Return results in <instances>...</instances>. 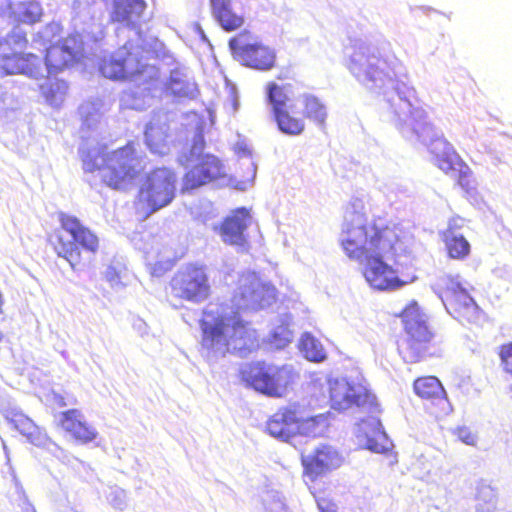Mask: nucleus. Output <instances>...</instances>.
<instances>
[{
  "label": "nucleus",
  "instance_id": "nucleus-1",
  "mask_svg": "<svg viewBox=\"0 0 512 512\" xmlns=\"http://www.w3.org/2000/svg\"><path fill=\"white\" fill-rule=\"evenodd\" d=\"M339 245L350 260L364 266L363 275L374 289L391 291L408 283L388 263L408 253L403 232L396 224L380 216L368 219L355 214L343 223Z\"/></svg>",
  "mask_w": 512,
  "mask_h": 512
},
{
  "label": "nucleus",
  "instance_id": "nucleus-2",
  "mask_svg": "<svg viewBox=\"0 0 512 512\" xmlns=\"http://www.w3.org/2000/svg\"><path fill=\"white\" fill-rule=\"evenodd\" d=\"M277 299L274 285L261 279L254 271L242 272L231 296L232 314L217 316L213 322L202 320V345L207 349L245 356L260 346L259 336L250 322L240 317L243 312H256L272 305Z\"/></svg>",
  "mask_w": 512,
  "mask_h": 512
},
{
  "label": "nucleus",
  "instance_id": "nucleus-3",
  "mask_svg": "<svg viewBox=\"0 0 512 512\" xmlns=\"http://www.w3.org/2000/svg\"><path fill=\"white\" fill-rule=\"evenodd\" d=\"M42 7L36 0L21 1L12 12L15 27L5 37L0 36V73L2 75L24 74L37 78L42 74L41 61L32 53H19L27 47V34L19 25H34L41 20Z\"/></svg>",
  "mask_w": 512,
  "mask_h": 512
},
{
  "label": "nucleus",
  "instance_id": "nucleus-4",
  "mask_svg": "<svg viewBox=\"0 0 512 512\" xmlns=\"http://www.w3.org/2000/svg\"><path fill=\"white\" fill-rule=\"evenodd\" d=\"M398 317L402 334L397 340V351L405 363L415 364L442 355V337L430 325L427 314L417 301L409 302Z\"/></svg>",
  "mask_w": 512,
  "mask_h": 512
},
{
  "label": "nucleus",
  "instance_id": "nucleus-5",
  "mask_svg": "<svg viewBox=\"0 0 512 512\" xmlns=\"http://www.w3.org/2000/svg\"><path fill=\"white\" fill-rule=\"evenodd\" d=\"M57 218L59 228L48 235V243L73 270H83L99 251V237L72 214L61 211L57 213Z\"/></svg>",
  "mask_w": 512,
  "mask_h": 512
},
{
  "label": "nucleus",
  "instance_id": "nucleus-6",
  "mask_svg": "<svg viewBox=\"0 0 512 512\" xmlns=\"http://www.w3.org/2000/svg\"><path fill=\"white\" fill-rule=\"evenodd\" d=\"M99 71L110 80L134 82L148 93L156 89L160 79L158 68L147 62L139 47L128 49L124 46L104 57L99 64Z\"/></svg>",
  "mask_w": 512,
  "mask_h": 512
},
{
  "label": "nucleus",
  "instance_id": "nucleus-7",
  "mask_svg": "<svg viewBox=\"0 0 512 512\" xmlns=\"http://www.w3.org/2000/svg\"><path fill=\"white\" fill-rule=\"evenodd\" d=\"M240 382L249 389L270 398H283L299 378L288 364L277 365L265 360L244 364L238 372Z\"/></svg>",
  "mask_w": 512,
  "mask_h": 512
},
{
  "label": "nucleus",
  "instance_id": "nucleus-8",
  "mask_svg": "<svg viewBox=\"0 0 512 512\" xmlns=\"http://www.w3.org/2000/svg\"><path fill=\"white\" fill-rule=\"evenodd\" d=\"M177 174L167 167H156L146 174L137 192L134 205L137 214L147 219L170 205L176 197Z\"/></svg>",
  "mask_w": 512,
  "mask_h": 512
},
{
  "label": "nucleus",
  "instance_id": "nucleus-9",
  "mask_svg": "<svg viewBox=\"0 0 512 512\" xmlns=\"http://www.w3.org/2000/svg\"><path fill=\"white\" fill-rule=\"evenodd\" d=\"M102 181L112 189L125 190L134 184L145 171V164L137 153L133 141L101 155Z\"/></svg>",
  "mask_w": 512,
  "mask_h": 512
},
{
  "label": "nucleus",
  "instance_id": "nucleus-10",
  "mask_svg": "<svg viewBox=\"0 0 512 512\" xmlns=\"http://www.w3.org/2000/svg\"><path fill=\"white\" fill-rule=\"evenodd\" d=\"M323 422L322 416H312L303 405L290 403L271 415L266 430L271 436L287 441L296 435H319Z\"/></svg>",
  "mask_w": 512,
  "mask_h": 512
},
{
  "label": "nucleus",
  "instance_id": "nucleus-11",
  "mask_svg": "<svg viewBox=\"0 0 512 512\" xmlns=\"http://www.w3.org/2000/svg\"><path fill=\"white\" fill-rule=\"evenodd\" d=\"M169 288L176 299L194 304L206 301L212 294L207 267L196 262L178 269L169 281Z\"/></svg>",
  "mask_w": 512,
  "mask_h": 512
},
{
  "label": "nucleus",
  "instance_id": "nucleus-12",
  "mask_svg": "<svg viewBox=\"0 0 512 512\" xmlns=\"http://www.w3.org/2000/svg\"><path fill=\"white\" fill-rule=\"evenodd\" d=\"M290 85H279L269 82L266 86L267 99L272 108L273 119L278 129L286 135L298 136L305 130V122L290 104Z\"/></svg>",
  "mask_w": 512,
  "mask_h": 512
},
{
  "label": "nucleus",
  "instance_id": "nucleus-13",
  "mask_svg": "<svg viewBox=\"0 0 512 512\" xmlns=\"http://www.w3.org/2000/svg\"><path fill=\"white\" fill-rule=\"evenodd\" d=\"M229 47L234 57L247 67L267 71L275 66V52L257 41L248 31L232 37Z\"/></svg>",
  "mask_w": 512,
  "mask_h": 512
},
{
  "label": "nucleus",
  "instance_id": "nucleus-14",
  "mask_svg": "<svg viewBox=\"0 0 512 512\" xmlns=\"http://www.w3.org/2000/svg\"><path fill=\"white\" fill-rule=\"evenodd\" d=\"M330 406L338 411L352 407L372 410L377 407L376 396L360 383L345 380H333L328 383Z\"/></svg>",
  "mask_w": 512,
  "mask_h": 512
},
{
  "label": "nucleus",
  "instance_id": "nucleus-15",
  "mask_svg": "<svg viewBox=\"0 0 512 512\" xmlns=\"http://www.w3.org/2000/svg\"><path fill=\"white\" fill-rule=\"evenodd\" d=\"M226 177L223 162L213 154H198L182 178V193H189Z\"/></svg>",
  "mask_w": 512,
  "mask_h": 512
},
{
  "label": "nucleus",
  "instance_id": "nucleus-16",
  "mask_svg": "<svg viewBox=\"0 0 512 512\" xmlns=\"http://www.w3.org/2000/svg\"><path fill=\"white\" fill-rule=\"evenodd\" d=\"M443 144L444 150L434 153V164L444 174L452 177L455 186L460 188L465 195L475 194L477 181L472 169L448 141L444 140Z\"/></svg>",
  "mask_w": 512,
  "mask_h": 512
},
{
  "label": "nucleus",
  "instance_id": "nucleus-17",
  "mask_svg": "<svg viewBox=\"0 0 512 512\" xmlns=\"http://www.w3.org/2000/svg\"><path fill=\"white\" fill-rule=\"evenodd\" d=\"M82 56V43L74 36H68L51 44L44 55L47 74L57 75L71 69L81 61Z\"/></svg>",
  "mask_w": 512,
  "mask_h": 512
},
{
  "label": "nucleus",
  "instance_id": "nucleus-18",
  "mask_svg": "<svg viewBox=\"0 0 512 512\" xmlns=\"http://www.w3.org/2000/svg\"><path fill=\"white\" fill-rule=\"evenodd\" d=\"M304 475L314 482L325 474L339 468L344 457L332 446L322 444L307 456H303Z\"/></svg>",
  "mask_w": 512,
  "mask_h": 512
},
{
  "label": "nucleus",
  "instance_id": "nucleus-19",
  "mask_svg": "<svg viewBox=\"0 0 512 512\" xmlns=\"http://www.w3.org/2000/svg\"><path fill=\"white\" fill-rule=\"evenodd\" d=\"M443 301L449 313L462 322H472L478 315V306L460 283L450 280L443 289Z\"/></svg>",
  "mask_w": 512,
  "mask_h": 512
},
{
  "label": "nucleus",
  "instance_id": "nucleus-20",
  "mask_svg": "<svg viewBox=\"0 0 512 512\" xmlns=\"http://www.w3.org/2000/svg\"><path fill=\"white\" fill-rule=\"evenodd\" d=\"M251 223L250 211L245 207L232 210L223 218L220 224L215 227L221 240L231 246L247 247L248 240L245 234Z\"/></svg>",
  "mask_w": 512,
  "mask_h": 512
},
{
  "label": "nucleus",
  "instance_id": "nucleus-21",
  "mask_svg": "<svg viewBox=\"0 0 512 512\" xmlns=\"http://www.w3.org/2000/svg\"><path fill=\"white\" fill-rule=\"evenodd\" d=\"M391 66L392 61L383 57L379 50L366 47L354 52L350 69L356 75L363 74L367 80L375 81Z\"/></svg>",
  "mask_w": 512,
  "mask_h": 512
},
{
  "label": "nucleus",
  "instance_id": "nucleus-22",
  "mask_svg": "<svg viewBox=\"0 0 512 512\" xmlns=\"http://www.w3.org/2000/svg\"><path fill=\"white\" fill-rule=\"evenodd\" d=\"M464 219L454 216L449 219L447 227L441 232V239L449 258L454 260H464L471 252V246L468 240L457 231L464 226Z\"/></svg>",
  "mask_w": 512,
  "mask_h": 512
},
{
  "label": "nucleus",
  "instance_id": "nucleus-23",
  "mask_svg": "<svg viewBox=\"0 0 512 512\" xmlns=\"http://www.w3.org/2000/svg\"><path fill=\"white\" fill-rule=\"evenodd\" d=\"M59 424L78 443L87 444L97 437V432L85 420L80 410L69 409L60 414Z\"/></svg>",
  "mask_w": 512,
  "mask_h": 512
},
{
  "label": "nucleus",
  "instance_id": "nucleus-24",
  "mask_svg": "<svg viewBox=\"0 0 512 512\" xmlns=\"http://www.w3.org/2000/svg\"><path fill=\"white\" fill-rule=\"evenodd\" d=\"M209 1L213 16L225 31H234L243 26L244 17L233 10L231 0Z\"/></svg>",
  "mask_w": 512,
  "mask_h": 512
},
{
  "label": "nucleus",
  "instance_id": "nucleus-25",
  "mask_svg": "<svg viewBox=\"0 0 512 512\" xmlns=\"http://www.w3.org/2000/svg\"><path fill=\"white\" fill-rule=\"evenodd\" d=\"M5 419L30 443L39 445L43 442L45 437L41 429L21 411L10 410L6 413Z\"/></svg>",
  "mask_w": 512,
  "mask_h": 512
},
{
  "label": "nucleus",
  "instance_id": "nucleus-26",
  "mask_svg": "<svg viewBox=\"0 0 512 512\" xmlns=\"http://www.w3.org/2000/svg\"><path fill=\"white\" fill-rule=\"evenodd\" d=\"M413 391L423 400L447 401V393L436 376L425 375L417 377L413 382Z\"/></svg>",
  "mask_w": 512,
  "mask_h": 512
},
{
  "label": "nucleus",
  "instance_id": "nucleus-27",
  "mask_svg": "<svg viewBox=\"0 0 512 512\" xmlns=\"http://www.w3.org/2000/svg\"><path fill=\"white\" fill-rule=\"evenodd\" d=\"M146 8L144 0H114L111 20L114 22H132L139 18Z\"/></svg>",
  "mask_w": 512,
  "mask_h": 512
},
{
  "label": "nucleus",
  "instance_id": "nucleus-28",
  "mask_svg": "<svg viewBox=\"0 0 512 512\" xmlns=\"http://www.w3.org/2000/svg\"><path fill=\"white\" fill-rule=\"evenodd\" d=\"M69 85L64 79L56 75L47 74L46 81L40 85V92L47 103L59 106L67 97Z\"/></svg>",
  "mask_w": 512,
  "mask_h": 512
},
{
  "label": "nucleus",
  "instance_id": "nucleus-29",
  "mask_svg": "<svg viewBox=\"0 0 512 512\" xmlns=\"http://www.w3.org/2000/svg\"><path fill=\"white\" fill-rule=\"evenodd\" d=\"M299 349L304 357L311 362L319 363L326 359V353L320 341L308 333L302 335Z\"/></svg>",
  "mask_w": 512,
  "mask_h": 512
},
{
  "label": "nucleus",
  "instance_id": "nucleus-30",
  "mask_svg": "<svg viewBox=\"0 0 512 512\" xmlns=\"http://www.w3.org/2000/svg\"><path fill=\"white\" fill-rule=\"evenodd\" d=\"M163 92L166 96L176 98H191L195 95V85L180 77L171 76L164 85Z\"/></svg>",
  "mask_w": 512,
  "mask_h": 512
},
{
  "label": "nucleus",
  "instance_id": "nucleus-31",
  "mask_svg": "<svg viewBox=\"0 0 512 512\" xmlns=\"http://www.w3.org/2000/svg\"><path fill=\"white\" fill-rule=\"evenodd\" d=\"M145 142L148 148L155 153L163 154L167 147V133L159 125L149 123L144 131Z\"/></svg>",
  "mask_w": 512,
  "mask_h": 512
},
{
  "label": "nucleus",
  "instance_id": "nucleus-32",
  "mask_svg": "<svg viewBox=\"0 0 512 512\" xmlns=\"http://www.w3.org/2000/svg\"><path fill=\"white\" fill-rule=\"evenodd\" d=\"M303 115L312 121L323 125L327 116L325 106L313 95H305L302 100Z\"/></svg>",
  "mask_w": 512,
  "mask_h": 512
},
{
  "label": "nucleus",
  "instance_id": "nucleus-33",
  "mask_svg": "<svg viewBox=\"0 0 512 512\" xmlns=\"http://www.w3.org/2000/svg\"><path fill=\"white\" fill-rule=\"evenodd\" d=\"M498 356L503 371L512 376V342L500 345L498 348Z\"/></svg>",
  "mask_w": 512,
  "mask_h": 512
},
{
  "label": "nucleus",
  "instance_id": "nucleus-34",
  "mask_svg": "<svg viewBox=\"0 0 512 512\" xmlns=\"http://www.w3.org/2000/svg\"><path fill=\"white\" fill-rule=\"evenodd\" d=\"M453 434L457 437L458 440L465 443L466 445L474 446L476 445L477 438L476 435L467 427H457L453 430Z\"/></svg>",
  "mask_w": 512,
  "mask_h": 512
},
{
  "label": "nucleus",
  "instance_id": "nucleus-35",
  "mask_svg": "<svg viewBox=\"0 0 512 512\" xmlns=\"http://www.w3.org/2000/svg\"><path fill=\"white\" fill-rule=\"evenodd\" d=\"M173 267V261L165 260L154 263L151 267V275L155 277H161L170 271Z\"/></svg>",
  "mask_w": 512,
  "mask_h": 512
},
{
  "label": "nucleus",
  "instance_id": "nucleus-36",
  "mask_svg": "<svg viewBox=\"0 0 512 512\" xmlns=\"http://www.w3.org/2000/svg\"><path fill=\"white\" fill-rule=\"evenodd\" d=\"M53 401L58 407H65L67 405L65 397L60 394H54Z\"/></svg>",
  "mask_w": 512,
  "mask_h": 512
},
{
  "label": "nucleus",
  "instance_id": "nucleus-37",
  "mask_svg": "<svg viewBox=\"0 0 512 512\" xmlns=\"http://www.w3.org/2000/svg\"><path fill=\"white\" fill-rule=\"evenodd\" d=\"M85 170L88 172H93L94 170L98 169V167L92 163H90V160L84 161Z\"/></svg>",
  "mask_w": 512,
  "mask_h": 512
},
{
  "label": "nucleus",
  "instance_id": "nucleus-38",
  "mask_svg": "<svg viewBox=\"0 0 512 512\" xmlns=\"http://www.w3.org/2000/svg\"><path fill=\"white\" fill-rule=\"evenodd\" d=\"M290 78H291V77L289 76V74H288V73H282V72H281V73H279V74L277 75V79H278V80H285V79H290Z\"/></svg>",
  "mask_w": 512,
  "mask_h": 512
},
{
  "label": "nucleus",
  "instance_id": "nucleus-39",
  "mask_svg": "<svg viewBox=\"0 0 512 512\" xmlns=\"http://www.w3.org/2000/svg\"><path fill=\"white\" fill-rule=\"evenodd\" d=\"M3 305H4V297L2 292L0 291V314L3 313Z\"/></svg>",
  "mask_w": 512,
  "mask_h": 512
},
{
  "label": "nucleus",
  "instance_id": "nucleus-40",
  "mask_svg": "<svg viewBox=\"0 0 512 512\" xmlns=\"http://www.w3.org/2000/svg\"><path fill=\"white\" fill-rule=\"evenodd\" d=\"M3 338H4V335H3V333L0 331V342L3 340Z\"/></svg>",
  "mask_w": 512,
  "mask_h": 512
},
{
  "label": "nucleus",
  "instance_id": "nucleus-41",
  "mask_svg": "<svg viewBox=\"0 0 512 512\" xmlns=\"http://www.w3.org/2000/svg\"><path fill=\"white\" fill-rule=\"evenodd\" d=\"M71 403H72V404H75V403H76V399H74V398H73V399L71 400Z\"/></svg>",
  "mask_w": 512,
  "mask_h": 512
}]
</instances>
